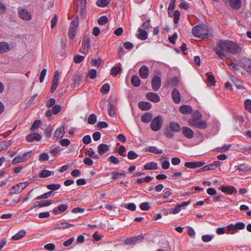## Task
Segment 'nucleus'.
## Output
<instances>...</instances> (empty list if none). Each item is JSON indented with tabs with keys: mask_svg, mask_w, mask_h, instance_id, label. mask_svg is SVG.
Masks as SVG:
<instances>
[{
	"mask_svg": "<svg viewBox=\"0 0 251 251\" xmlns=\"http://www.w3.org/2000/svg\"><path fill=\"white\" fill-rule=\"evenodd\" d=\"M218 57L223 60L228 57L229 53L238 54L241 51V48L237 44L229 40L220 41L214 49Z\"/></svg>",
	"mask_w": 251,
	"mask_h": 251,
	"instance_id": "nucleus-1",
	"label": "nucleus"
},
{
	"mask_svg": "<svg viewBox=\"0 0 251 251\" xmlns=\"http://www.w3.org/2000/svg\"><path fill=\"white\" fill-rule=\"evenodd\" d=\"M192 33L195 37L204 38L207 36L208 30L204 25H198L193 28Z\"/></svg>",
	"mask_w": 251,
	"mask_h": 251,
	"instance_id": "nucleus-2",
	"label": "nucleus"
},
{
	"mask_svg": "<svg viewBox=\"0 0 251 251\" xmlns=\"http://www.w3.org/2000/svg\"><path fill=\"white\" fill-rule=\"evenodd\" d=\"M162 126V119L160 116L155 117L151 124V127L153 131L159 130Z\"/></svg>",
	"mask_w": 251,
	"mask_h": 251,
	"instance_id": "nucleus-3",
	"label": "nucleus"
},
{
	"mask_svg": "<svg viewBox=\"0 0 251 251\" xmlns=\"http://www.w3.org/2000/svg\"><path fill=\"white\" fill-rule=\"evenodd\" d=\"M91 46V39L90 38H84L82 41L81 47L79 51L83 54H87Z\"/></svg>",
	"mask_w": 251,
	"mask_h": 251,
	"instance_id": "nucleus-4",
	"label": "nucleus"
},
{
	"mask_svg": "<svg viewBox=\"0 0 251 251\" xmlns=\"http://www.w3.org/2000/svg\"><path fill=\"white\" fill-rule=\"evenodd\" d=\"M189 124L192 126L200 129H205L207 127L206 122L200 120H189Z\"/></svg>",
	"mask_w": 251,
	"mask_h": 251,
	"instance_id": "nucleus-5",
	"label": "nucleus"
},
{
	"mask_svg": "<svg viewBox=\"0 0 251 251\" xmlns=\"http://www.w3.org/2000/svg\"><path fill=\"white\" fill-rule=\"evenodd\" d=\"M240 64L246 71L249 73H251V59L246 57H243L240 61Z\"/></svg>",
	"mask_w": 251,
	"mask_h": 251,
	"instance_id": "nucleus-6",
	"label": "nucleus"
},
{
	"mask_svg": "<svg viewBox=\"0 0 251 251\" xmlns=\"http://www.w3.org/2000/svg\"><path fill=\"white\" fill-rule=\"evenodd\" d=\"M28 185V182H20L18 184L13 186L11 187L12 191H14L12 193L13 194H19L22 192L23 190Z\"/></svg>",
	"mask_w": 251,
	"mask_h": 251,
	"instance_id": "nucleus-7",
	"label": "nucleus"
},
{
	"mask_svg": "<svg viewBox=\"0 0 251 251\" xmlns=\"http://www.w3.org/2000/svg\"><path fill=\"white\" fill-rule=\"evenodd\" d=\"M18 13L19 16L24 20L29 21L32 18L31 13L26 9L19 8Z\"/></svg>",
	"mask_w": 251,
	"mask_h": 251,
	"instance_id": "nucleus-8",
	"label": "nucleus"
},
{
	"mask_svg": "<svg viewBox=\"0 0 251 251\" xmlns=\"http://www.w3.org/2000/svg\"><path fill=\"white\" fill-rule=\"evenodd\" d=\"M161 78L157 75H154L151 80V86L153 90L154 91H158L161 86Z\"/></svg>",
	"mask_w": 251,
	"mask_h": 251,
	"instance_id": "nucleus-9",
	"label": "nucleus"
},
{
	"mask_svg": "<svg viewBox=\"0 0 251 251\" xmlns=\"http://www.w3.org/2000/svg\"><path fill=\"white\" fill-rule=\"evenodd\" d=\"M182 134L188 139H192L194 135V132L189 127L183 126L182 128Z\"/></svg>",
	"mask_w": 251,
	"mask_h": 251,
	"instance_id": "nucleus-10",
	"label": "nucleus"
},
{
	"mask_svg": "<svg viewBox=\"0 0 251 251\" xmlns=\"http://www.w3.org/2000/svg\"><path fill=\"white\" fill-rule=\"evenodd\" d=\"M146 96L148 100L154 102H158L160 100L159 95L155 93L148 92L146 94Z\"/></svg>",
	"mask_w": 251,
	"mask_h": 251,
	"instance_id": "nucleus-11",
	"label": "nucleus"
},
{
	"mask_svg": "<svg viewBox=\"0 0 251 251\" xmlns=\"http://www.w3.org/2000/svg\"><path fill=\"white\" fill-rule=\"evenodd\" d=\"M139 74L140 77L143 79H146L148 77L149 70L147 66H142L139 70Z\"/></svg>",
	"mask_w": 251,
	"mask_h": 251,
	"instance_id": "nucleus-12",
	"label": "nucleus"
},
{
	"mask_svg": "<svg viewBox=\"0 0 251 251\" xmlns=\"http://www.w3.org/2000/svg\"><path fill=\"white\" fill-rule=\"evenodd\" d=\"M26 139L28 142L38 141L41 139V136L38 133H32L27 135Z\"/></svg>",
	"mask_w": 251,
	"mask_h": 251,
	"instance_id": "nucleus-13",
	"label": "nucleus"
},
{
	"mask_svg": "<svg viewBox=\"0 0 251 251\" xmlns=\"http://www.w3.org/2000/svg\"><path fill=\"white\" fill-rule=\"evenodd\" d=\"M52 202L53 201H36L33 203V205L31 207V209H33L38 206L40 207L48 206L50 205L52 203Z\"/></svg>",
	"mask_w": 251,
	"mask_h": 251,
	"instance_id": "nucleus-14",
	"label": "nucleus"
},
{
	"mask_svg": "<svg viewBox=\"0 0 251 251\" xmlns=\"http://www.w3.org/2000/svg\"><path fill=\"white\" fill-rule=\"evenodd\" d=\"M172 97L174 101L178 103L180 102V95L178 90L175 88L173 90L172 92Z\"/></svg>",
	"mask_w": 251,
	"mask_h": 251,
	"instance_id": "nucleus-15",
	"label": "nucleus"
},
{
	"mask_svg": "<svg viewBox=\"0 0 251 251\" xmlns=\"http://www.w3.org/2000/svg\"><path fill=\"white\" fill-rule=\"evenodd\" d=\"M168 127L176 132H178L181 130V126L180 125L175 122H170Z\"/></svg>",
	"mask_w": 251,
	"mask_h": 251,
	"instance_id": "nucleus-16",
	"label": "nucleus"
},
{
	"mask_svg": "<svg viewBox=\"0 0 251 251\" xmlns=\"http://www.w3.org/2000/svg\"><path fill=\"white\" fill-rule=\"evenodd\" d=\"M109 149L108 145L104 144H100L98 147V152L100 155L106 153Z\"/></svg>",
	"mask_w": 251,
	"mask_h": 251,
	"instance_id": "nucleus-17",
	"label": "nucleus"
},
{
	"mask_svg": "<svg viewBox=\"0 0 251 251\" xmlns=\"http://www.w3.org/2000/svg\"><path fill=\"white\" fill-rule=\"evenodd\" d=\"M223 192L226 193L228 195H230L233 193H237V190L235 187L233 186H223L221 189Z\"/></svg>",
	"mask_w": 251,
	"mask_h": 251,
	"instance_id": "nucleus-18",
	"label": "nucleus"
},
{
	"mask_svg": "<svg viewBox=\"0 0 251 251\" xmlns=\"http://www.w3.org/2000/svg\"><path fill=\"white\" fill-rule=\"evenodd\" d=\"M68 208V205L65 204H60L58 207L55 208L52 210V213L54 214H58L61 212L65 211Z\"/></svg>",
	"mask_w": 251,
	"mask_h": 251,
	"instance_id": "nucleus-19",
	"label": "nucleus"
},
{
	"mask_svg": "<svg viewBox=\"0 0 251 251\" xmlns=\"http://www.w3.org/2000/svg\"><path fill=\"white\" fill-rule=\"evenodd\" d=\"M138 106L142 110H148L151 108V104L150 102L147 101H141L138 103Z\"/></svg>",
	"mask_w": 251,
	"mask_h": 251,
	"instance_id": "nucleus-20",
	"label": "nucleus"
},
{
	"mask_svg": "<svg viewBox=\"0 0 251 251\" xmlns=\"http://www.w3.org/2000/svg\"><path fill=\"white\" fill-rule=\"evenodd\" d=\"M179 111L183 114H187L192 113V108L190 105H183L179 107Z\"/></svg>",
	"mask_w": 251,
	"mask_h": 251,
	"instance_id": "nucleus-21",
	"label": "nucleus"
},
{
	"mask_svg": "<svg viewBox=\"0 0 251 251\" xmlns=\"http://www.w3.org/2000/svg\"><path fill=\"white\" fill-rule=\"evenodd\" d=\"M235 168L241 172L251 171V167L245 163L235 166Z\"/></svg>",
	"mask_w": 251,
	"mask_h": 251,
	"instance_id": "nucleus-22",
	"label": "nucleus"
},
{
	"mask_svg": "<svg viewBox=\"0 0 251 251\" xmlns=\"http://www.w3.org/2000/svg\"><path fill=\"white\" fill-rule=\"evenodd\" d=\"M65 133L64 128V127H61L60 128H57L55 131L54 134V138H56V139H58L61 138Z\"/></svg>",
	"mask_w": 251,
	"mask_h": 251,
	"instance_id": "nucleus-23",
	"label": "nucleus"
},
{
	"mask_svg": "<svg viewBox=\"0 0 251 251\" xmlns=\"http://www.w3.org/2000/svg\"><path fill=\"white\" fill-rule=\"evenodd\" d=\"M229 3L232 8L239 9L241 7V0H229Z\"/></svg>",
	"mask_w": 251,
	"mask_h": 251,
	"instance_id": "nucleus-24",
	"label": "nucleus"
},
{
	"mask_svg": "<svg viewBox=\"0 0 251 251\" xmlns=\"http://www.w3.org/2000/svg\"><path fill=\"white\" fill-rule=\"evenodd\" d=\"M137 37L141 40H145L148 38L147 32L141 28L138 29V33L137 35Z\"/></svg>",
	"mask_w": 251,
	"mask_h": 251,
	"instance_id": "nucleus-25",
	"label": "nucleus"
},
{
	"mask_svg": "<svg viewBox=\"0 0 251 251\" xmlns=\"http://www.w3.org/2000/svg\"><path fill=\"white\" fill-rule=\"evenodd\" d=\"M10 50V48L8 44L5 42H0V53L8 52Z\"/></svg>",
	"mask_w": 251,
	"mask_h": 251,
	"instance_id": "nucleus-26",
	"label": "nucleus"
},
{
	"mask_svg": "<svg viewBox=\"0 0 251 251\" xmlns=\"http://www.w3.org/2000/svg\"><path fill=\"white\" fill-rule=\"evenodd\" d=\"M73 225L70 223L67 222H61L58 223L55 225V229H61V228H67L70 227Z\"/></svg>",
	"mask_w": 251,
	"mask_h": 251,
	"instance_id": "nucleus-27",
	"label": "nucleus"
},
{
	"mask_svg": "<svg viewBox=\"0 0 251 251\" xmlns=\"http://www.w3.org/2000/svg\"><path fill=\"white\" fill-rule=\"evenodd\" d=\"M152 118V115L150 113H147L141 117V121L143 123H149Z\"/></svg>",
	"mask_w": 251,
	"mask_h": 251,
	"instance_id": "nucleus-28",
	"label": "nucleus"
},
{
	"mask_svg": "<svg viewBox=\"0 0 251 251\" xmlns=\"http://www.w3.org/2000/svg\"><path fill=\"white\" fill-rule=\"evenodd\" d=\"M132 84L135 87L139 86L141 84V80L137 75H133L131 79Z\"/></svg>",
	"mask_w": 251,
	"mask_h": 251,
	"instance_id": "nucleus-29",
	"label": "nucleus"
},
{
	"mask_svg": "<svg viewBox=\"0 0 251 251\" xmlns=\"http://www.w3.org/2000/svg\"><path fill=\"white\" fill-rule=\"evenodd\" d=\"M26 234V232L24 230L19 231L15 235H13L12 239L14 240H18L24 237Z\"/></svg>",
	"mask_w": 251,
	"mask_h": 251,
	"instance_id": "nucleus-30",
	"label": "nucleus"
},
{
	"mask_svg": "<svg viewBox=\"0 0 251 251\" xmlns=\"http://www.w3.org/2000/svg\"><path fill=\"white\" fill-rule=\"evenodd\" d=\"M144 169L147 170L157 169V164L154 162L148 163L144 166Z\"/></svg>",
	"mask_w": 251,
	"mask_h": 251,
	"instance_id": "nucleus-31",
	"label": "nucleus"
},
{
	"mask_svg": "<svg viewBox=\"0 0 251 251\" xmlns=\"http://www.w3.org/2000/svg\"><path fill=\"white\" fill-rule=\"evenodd\" d=\"M146 151H148L151 152H153L156 154H161L163 152V151L161 149H158L156 147L151 146L149 147L147 150Z\"/></svg>",
	"mask_w": 251,
	"mask_h": 251,
	"instance_id": "nucleus-32",
	"label": "nucleus"
},
{
	"mask_svg": "<svg viewBox=\"0 0 251 251\" xmlns=\"http://www.w3.org/2000/svg\"><path fill=\"white\" fill-rule=\"evenodd\" d=\"M54 195V193L52 191H50L47 193H46L41 196H38L36 197L37 200H41V199H47L49 197L53 196Z\"/></svg>",
	"mask_w": 251,
	"mask_h": 251,
	"instance_id": "nucleus-33",
	"label": "nucleus"
},
{
	"mask_svg": "<svg viewBox=\"0 0 251 251\" xmlns=\"http://www.w3.org/2000/svg\"><path fill=\"white\" fill-rule=\"evenodd\" d=\"M61 151L60 147H54L52 146L50 148V152L54 156H55L57 154H59Z\"/></svg>",
	"mask_w": 251,
	"mask_h": 251,
	"instance_id": "nucleus-34",
	"label": "nucleus"
},
{
	"mask_svg": "<svg viewBox=\"0 0 251 251\" xmlns=\"http://www.w3.org/2000/svg\"><path fill=\"white\" fill-rule=\"evenodd\" d=\"M226 228V233L228 234H234L237 232L233 224L228 225Z\"/></svg>",
	"mask_w": 251,
	"mask_h": 251,
	"instance_id": "nucleus-35",
	"label": "nucleus"
},
{
	"mask_svg": "<svg viewBox=\"0 0 251 251\" xmlns=\"http://www.w3.org/2000/svg\"><path fill=\"white\" fill-rule=\"evenodd\" d=\"M87 155L89 157H92L95 159H99L100 157L99 155L96 154L95 152L92 149H90L89 151L86 152Z\"/></svg>",
	"mask_w": 251,
	"mask_h": 251,
	"instance_id": "nucleus-36",
	"label": "nucleus"
},
{
	"mask_svg": "<svg viewBox=\"0 0 251 251\" xmlns=\"http://www.w3.org/2000/svg\"><path fill=\"white\" fill-rule=\"evenodd\" d=\"M51 172L48 170H43L39 175V176L41 178L50 176L51 175Z\"/></svg>",
	"mask_w": 251,
	"mask_h": 251,
	"instance_id": "nucleus-37",
	"label": "nucleus"
},
{
	"mask_svg": "<svg viewBox=\"0 0 251 251\" xmlns=\"http://www.w3.org/2000/svg\"><path fill=\"white\" fill-rule=\"evenodd\" d=\"M108 114L109 116L113 117L115 114V109L114 106V105L111 103H109L108 105Z\"/></svg>",
	"mask_w": 251,
	"mask_h": 251,
	"instance_id": "nucleus-38",
	"label": "nucleus"
},
{
	"mask_svg": "<svg viewBox=\"0 0 251 251\" xmlns=\"http://www.w3.org/2000/svg\"><path fill=\"white\" fill-rule=\"evenodd\" d=\"M110 1V0H98L97 1V4L99 7H104L107 5Z\"/></svg>",
	"mask_w": 251,
	"mask_h": 251,
	"instance_id": "nucleus-39",
	"label": "nucleus"
},
{
	"mask_svg": "<svg viewBox=\"0 0 251 251\" xmlns=\"http://www.w3.org/2000/svg\"><path fill=\"white\" fill-rule=\"evenodd\" d=\"M24 162H25L24 159H23L22 155H21V156H18L15 157L12 160V164L15 165V164Z\"/></svg>",
	"mask_w": 251,
	"mask_h": 251,
	"instance_id": "nucleus-40",
	"label": "nucleus"
},
{
	"mask_svg": "<svg viewBox=\"0 0 251 251\" xmlns=\"http://www.w3.org/2000/svg\"><path fill=\"white\" fill-rule=\"evenodd\" d=\"M232 81L237 88L241 89L243 88V82L240 80L236 78H233Z\"/></svg>",
	"mask_w": 251,
	"mask_h": 251,
	"instance_id": "nucleus-41",
	"label": "nucleus"
},
{
	"mask_svg": "<svg viewBox=\"0 0 251 251\" xmlns=\"http://www.w3.org/2000/svg\"><path fill=\"white\" fill-rule=\"evenodd\" d=\"M59 80L57 79H53L50 88L51 92H53L57 88Z\"/></svg>",
	"mask_w": 251,
	"mask_h": 251,
	"instance_id": "nucleus-42",
	"label": "nucleus"
},
{
	"mask_svg": "<svg viewBox=\"0 0 251 251\" xmlns=\"http://www.w3.org/2000/svg\"><path fill=\"white\" fill-rule=\"evenodd\" d=\"M131 238L132 239L133 244H135L141 242L144 239V236L143 235H139Z\"/></svg>",
	"mask_w": 251,
	"mask_h": 251,
	"instance_id": "nucleus-43",
	"label": "nucleus"
},
{
	"mask_svg": "<svg viewBox=\"0 0 251 251\" xmlns=\"http://www.w3.org/2000/svg\"><path fill=\"white\" fill-rule=\"evenodd\" d=\"M60 187V184H50L47 186V188L51 190L55 191L58 190Z\"/></svg>",
	"mask_w": 251,
	"mask_h": 251,
	"instance_id": "nucleus-44",
	"label": "nucleus"
},
{
	"mask_svg": "<svg viewBox=\"0 0 251 251\" xmlns=\"http://www.w3.org/2000/svg\"><path fill=\"white\" fill-rule=\"evenodd\" d=\"M96 116L94 114H91L88 119V123L91 125H93L96 123Z\"/></svg>",
	"mask_w": 251,
	"mask_h": 251,
	"instance_id": "nucleus-45",
	"label": "nucleus"
},
{
	"mask_svg": "<svg viewBox=\"0 0 251 251\" xmlns=\"http://www.w3.org/2000/svg\"><path fill=\"white\" fill-rule=\"evenodd\" d=\"M110 90V85L108 83L104 84L100 89V91L104 94H107Z\"/></svg>",
	"mask_w": 251,
	"mask_h": 251,
	"instance_id": "nucleus-46",
	"label": "nucleus"
},
{
	"mask_svg": "<svg viewBox=\"0 0 251 251\" xmlns=\"http://www.w3.org/2000/svg\"><path fill=\"white\" fill-rule=\"evenodd\" d=\"M174 22L175 24H177L178 23L179 17H180V12L178 10H176L174 11L173 13Z\"/></svg>",
	"mask_w": 251,
	"mask_h": 251,
	"instance_id": "nucleus-47",
	"label": "nucleus"
},
{
	"mask_svg": "<svg viewBox=\"0 0 251 251\" xmlns=\"http://www.w3.org/2000/svg\"><path fill=\"white\" fill-rule=\"evenodd\" d=\"M112 176L113 179H117L121 176L125 177L126 176V174L123 173H119L117 171H114L112 173Z\"/></svg>",
	"mask_w": 251,
	"mask_h": 251,
	"instance_id": "nucleus-48",
	"label": "nucleus"
},
{
	"mask_svg": "<svg viewBox=\"0 0 251 251\" xmlns=\"http://www.w3.org/2000/svg\"><path fill=\"white\" fill-rule=\"evenodd\" d=\"M174 131H172L171 129H170L169 128L167 127L165 131V135L167 138H170L174 136Z\"/></svg>",
	"mask_w": 251,
	"mask_h": 251,
	"instance_id": "nucleus-49",
	"label": "nucleus"
},
{
	"mask_svg": "<svg viewBox=\"0 0 251 251\" xmlns=\"http://www.w3.org/2000/svg\"><path fill=\"white\" fill-rule=\"evenodd\" d=\"M122 69L119 66H115L112 68L111 74L113 75H116L118 73L121 72Z\"/></svg>",
	"mask_w": 251,
	"mask_h": 251,
	"instance_id": "nucleus-50",
	"label": "nucleus"
},
{
	"mask_svg": "<svg viewBox=\"0 0 251 251\" xmlns=\"http://www.w3.org/2000/svg\"><path fill=\"white\" fill-rule=\"evenodd\" d=\"M74 86L78 87L81 81V77L79 75H75L74 76Z\"/></svg>",
	"mask_w": 251,
	"mask_h": 251,
	"instance_id": "nucleus-51",
	"label": "nucleus"
},
{
	"mask_svg": "<svg viewBox=\"0 0 251 251\" xmlns=\"http://www.w3.org/2000/svg\"><path fill=\"white\" fill-rule=\"evenodd\" d=\"M124 207L131 211H135L136 208V205L134 203H126Z\"/></svg>",
	"mask_w": 251,
	"mask_h": 251,
	"instance_id": "nucleus-52",
	"label": "nucleus"
},
{
	"mask_svg": "<svg viewBox=\"0 0 251 251\" xmlns=\"http://www.w3.org/2000/svg\"><path fill=\"white\" fill-rule=\"evenodd\" d=\"M34 152L33 151H29L22 155L23 158L24 159V161H25L29 158H30L33 154Z\"/></svg>",
	"mask_w": 251,
	"mask_h": 251,
	"instance_id": "nucleus-53",
	"label": "nucleus"
},
{
	"mask_svg": "<svg viewBox=\"0 0 251 251\" xmlns=\"http://www.w3.org/2000/svg\"><path fill=\"white\" fill-rule=\"evenodd\" d=\"M98 22L99 24L103 25L108 22V18L105 16H102L99 19Z\"/></svg>",
	"mask_w": 251,
	"mask_h": 251,
	"instance_id": "nucleus-54",
	"label": "nucleus"
},
{
	"mask_svg": "<svg viewBox=\"0 0 251 251\" xmlns=\"http://www.w3.org/2000/svg\"><path fill=\"white\" fill-rule=\"evenodd\" d=\"M138 155L137 153L133 151H130L128 152L127 157L128 158L132 160L136 158Z\"/></svg>",
	"mask_w": 251,
	"mask_h": 251,
	"instance_id": "nucleus-55",
	"label": "nucleus"
},
{
	"mask_svg": "<svg viewBox=\"0 0 251 251\" xmlns=\"http://www.w3.org/2000/svg\"><path fill=\"white\" fill-rule=\"evenodd\" d=\"M41 121L40 120H36L32 126L30 127V130L32 131H34L36 128L39 127L40 125H41Z\"/></svg>",
	"mask_w": 251,
	"mask_h": 251,
	"instance_id": "nucleus-56",
	"label": "nucleus"
},
{
	"mask_svg": "<svg viewBox=\"0 0 251 251\" xmlns=\"http://www.w3.org/2000/svg\"><path fill=\"white\" fill-rule=\"evenodd\" d=\"M75 30L74 27L73 26H70L69 30V33H68V36L70 39H73L75 35Z\"/></svg>",
	"mask_w": 251,
	"mask_h": 251,
	"instance_id": "nucleus-57",
	"label": "nucleus"
},
{
	"mask_svg": "<svg viewBox=\"0 0 251 251\" xmlns=\"http://www.w3.org/2000/svg\"><path fill=\"white\" fill-rule=\"evenodd\" d=\"M108 160L109 162L114 164H118L120 162L119 160L114 155L110 156Z\"/></svg>",
	"mask_w": 251,
	"mask_h": 251,
	"instance_id": "nucleus-58",
	"label": "nucleus"
},
{
	"mask_svg": "<svg viewBox=\"0 0 251 251\" xmlns=\"http://www.w3.org/2000/svg\"><path fill=\"white\" fill-rule=\"evenodd\" d=\"M140 208L142 210H148L150 208V205L149 202H144L142 203L140 205Z\"/></svg>",
	"mask_w": 251,
	"mask_h": 251,
	"instance_id": "nucleus-59",
	"label": "nucleus"
},
{
	"mask_svg": "<svg viewBox=\"0 0 251 251\" xmlns=\"http://www.w3.org/2000/svg\"><path fill=\"white\" fill-rule=\"evenodd\" d=\"M234 226L236 231H237L238 230L243 229L245 227V224L242 222L236 223L235 225H234Z\"/></svg>",
	"mask_w": 251,
	"mask_h": 251,
	"instance_id": "nucleus-60",
	"label": "nucleus"
},
{
	"mask_svg": "<svg viewBox=\"0 0 251 251\" xmlns=\"http://www.w3.org/2000/svg\"><path fill=\"white\" fill-rule=\"evenodd\" d=\"M181 206L179 204L176 205V207L174 209H170L169 210L170 214H176L179 213L181 210Z\"/></svg>",
	"mask_w": 251,
	"mask_h": 251,
	"instance_id": "nucleus-61",
	"label": "nucleus"
},
{
	"mask_svg": "<svg viewBox=\"0 0 251 251\" xmlns=\"http://www.w3.org/2000/svg\"><path fill=\"white\" fill-rule=\"evenodd\" d=\"M192 116L193 118L190 119L189 120H200L202 117V115L200 112L197 111L193 114Z\"/></svg>",
	"mask_w": 251,
	"mask_h": 251,
	"instance_id": "nucleus-62",
	"label": "nucleus"
},
{
	"mask_svg": "<svg viewBox=\"0 0 251 251\" xmlns=\"http://www.w3.org/2000/svg\"><path fill=\"white\" fill-rule=\"evenodd\" d=\"M7 7L4 4V0H0V13H4Z\"/></svg>",
	"mask_w": 251,
	"mask_h": 251,
	"instance_id": "nucleus-63",
	"label": "nucleus"
},
{
	"mask_svg": "<svg viewBox=\"0 0 251 251\" xmlns=\"http://www.w3.org/2000/svg\"><path fill=\"white\" fill-rule=\"evenodd\" d=\"M245 106L247 111L251 113V100L247 99L245 101Z\"/></svg>",
	"mask_w": 251,
	"mask_h": 251,
	"instance_id": "nucleus-64",
	"label": "nucleus"
}]
</instances>
